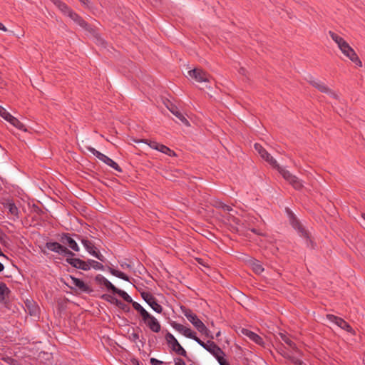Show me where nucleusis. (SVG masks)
Wrapping results in <instances>:
<instances>
[{"label": "nucleus", "instance_id": "obj_40", "mask_svg": "<svg viewBox=\"0 0 365 365\" xmlns=\"http://www.w3.org/2000/svg\"><path fill=\"white\" fill-rule=\"evenodd\" d=\"M284 357L289 359L292 362H293L295 364L301 365L302 364V361L300 359H299L294 356H291L288 355L287 354H284Z\"/></svg>", "mask_w": 365, "mask_h": 365}, {"label": "nucleus", "instance_id": "obj_27", "mask_svg": "<svg viewBox=\"0 0 365 365\" xmlns=\"http://www.w3.org/2000/svg\"><path fill=\"white\" fill-rule=\"evenodd\" d=\"M4 207L9 210V212L19 218V210L17 207L16 206L15 203L13 202V200H7L6 202L4 203Z\"/></svg>", "mask_w": 365, "mask_h": 365}, {"label": "nucleus", "instance_id": "obj_46", "mask_svg": "<svg viewBox=\"0 0 365 365\" xmlns=\"http://www.w3.org/2000/svg\"><path fill=\"white\" fill-rule=\"evenodd\" d=\"M139 339V335L138 333L133 332L129 336V339L132 341L135 342L136 340Z\"/></svg>", "mask_w": 365, "mask_h": 365}, {"label": "nucleus", "instance_id": "obj_31", "mask_svg": "<svg viewBox=\"0 0 365 365\" xmlns=\"http://www.w3.org/2000/svg\"><path fill=\"white\" fill-rule=\"evenodd\" d=\"M114 294H118L120 297H122L126 302L130 303L133 302L132 298L123 290H121L118 288H115L113 292Z\"/></svg>", "mask_w": 365, "mask_h": 365}, {"label": "nucleus", "instance_id": "obj_42", "mask_svg": "<svg viewBox=\"0 0 365 365\" xmlns=\"http://www.w3.org/2000/svg\"><path fill=\"white\" fill-rule=\"evenodd\" d=\"M75 255H76L75 253L73 252L72 251H71L70 250H68L67 247L65 248V250L63 252V255H62V256L67 257V258H69V257L74 258L73 257Z\"/></svg>", "mask_w": 365, "mask_h": 365}, {"label": "nucleus", "instance_id": "obj_44", "mask_svg": "<svg viewBox=\"0 0 365 365\" xmlns=\"http://www.w3.org/2000/svg\"><path fill=\"white\" fill-rule=\"evenodd\" d=\"M9 113L4 108L0 106V115L4 118L5 120H6L7 116L9 115Z\"/></svg>", "mask_w": 365, "mask_h": 365}, {"label": "nucleus", "instance_id": "obj_36", "mask_svg": "<svg viewBox=\"0 0 365 365\" xmlns=\"http://www.w3.org/2000/svg\"><path fill=\"white\" fill-rule=\"evenodd\" d=\"M158 151H160L163 153L167 154L169 156H175L176 155L175 153L173 150H172L168 147H167L163 144H160V145L159 146Z\"/></svg>", "mask_w": 365, "mask_h": 365}, {"label": "nucleus", "instance_id": "obj_15", "mask_svg": "<svg viewBox=\"0 0 365 365\" xmlns=\"http://www.w3.org/2000/svg\"><path fill=\"white\" fill-rule=\"evenodd\" d=\"M289 217L290 223L292 225V227L295 230H298V232L301 236H302L307 239H309V233L302 227V225L300 224L299 220L297 219L295 215L292 212H289Z\"/></svg>", "mask_w": 365, "mask_h": 365}, {"label": "nucleus", "instance_id": "obj_16", "mask_svg": "<svg viewBox=\"0 0 365 365\" xmlns=\"http://www.w3.org/2000/svg\"><path fill=\"white\" fill-rule=\"evenodd\" d=\"M327 318L331 322L335 323L337 326H339L342 329L346 330L348 332H353L354 330L342 318L336 317L333 314H327Z\"/></svg>", "mask_w": 365, "mask_h": 365}, {"label": "nucleus", "instance_id": "obj_48", "mask_svg": "<svg viewBox=\"0 0 365 365\" xmlns=\"http://www.w3.org/2000/svg\"><path fill=\"white\" fill-rule=\"evenodd\" d=\"M33 209H34V212L38 215L43 214V211L38 206H37L36 205H33Z\"/></svg>", "mask_w": 365, "mask_h": 365}, {"label": "nucleus", "instance_id": "obj_24", "mask_svg": "<svg viewBox=\"0 0 365 365\" xmlns=\"http://www.w3.org/2000/svg\"><path fill=\"white\" fill-rule=\"evenodd\" d=\"M71 279L73 282V285L77 287L81 291L86 293H91L93 289L86 284H85L81 279L71 276Z\"/></svg>", "mask_w": 365, "mask_h": 365}, {"label": "nucleus", "instance_id": "obj_41", "mask_svg": "<svg viewBox=\"0 0 365 365\" xmlns=\"http://www.w3.org/2000/svg\"><path fill=\"white\" fill-rule=\"evenodd\" d=\"M6 239H8V237L0 229V243L3 245H7Z\"/></svg>", "mask_w": 365, "mask_h": 365}, {"label": "nucleus", "instance_id": "obj_33", "mask_svg": "<svg viewBox=\"0 0 365 365\" xmlns=\"http://www.w3.org/2000/svg\"><path fill=\"white\" fill-rule=\"evenodd\" d=\"M103 163H105L106 165L113 168V169H115V170H117L119 173H122V171H123L121 168L114 160H113L111 158H110L108 156L106 157Z\"/></svg>", "mask_w": 365, "mask_h": 365}, {"label": "nucleus", "instance_id": "obj_62", "mask_svg": "<svg viewBox=\"0 0 365 365\" xmlns=\"http://www.w3.org/2000/svg\"><path fill=\"white\" fill-rule=\"evenodd\" d=\"M190 365H192V364H190Z\"/></svg>", "mask_w": 365, "mask_h": 365}, {"label": "nucleus", "instance_id": "obj_1", "mask_svg": "<svg viewBox=\"0 0 365 365\" xmlns=\"http://www.w3.org/2000/svg\"><path fill=\"white\" fill-rule=\"evenodd\" d=\"M181 310L190 323L197 329L199 332L205 331V324L194 314L191 309L185 307H181Z\"/></svg>", "mask_w": 365, "mask_h": 365}, {"label": "nucleus", "instance_id": "obj_28", "mask_svg": "<svg viewBox=\"0 0 365 365\" xmlns=\"http://www.w3.org/2000/svg\"><path fill=\"white\" fill-rule=\"evenodd\" d=\"M55 6H56L59 10L64 14L68 15L71 9L61 0H50Z\"/></svg>", "mask_w": 365, "mask_h": 365}, {"label": "nucleus", "instance_id": "obj_53", "mask_svg": "<svg viewBox=\"0 0 365 365\" xmlns=\"http://www.w3.org/2000/svg\"><path fill=\"white\" fill-rule=\"evenodd\" d=\"M120 266L123 269L124 268H130V267H131L130 264H127V263L122 264H120Z\"/></svg>", "mask_w": 365, "mask_h": 365}, {"label": "nucleus", "instance_id": "obj_56", "mask_svg": "<svg viewBox=\"0 0 365 365\" xmlns=\"http://www.w3.org/2000/svg\"><path fill=\"white\" fill-rule=\"evenodd\" d=\"M79 1L81 3H82L83 4H84V5H86L88 1V0H79Z\"/></svg>", "mask_w": 365, "mask_h": 365}, {"label": "nucleus", "instance_id": "obj_39", "mask_svg": "<svg viewBox=\"0 0 365 365\" xmlns=\"http://www.w3.org/2000/svg\"><path fill=\"white\" fill-rule=\"evenodd\" d=\"M3 360L10 365H22L16 359L11 357H6Z\"/></svg>", "mask_w": 365, "mask_h": 365}, {"label": "nucleus", "instance_id": "obj_59", "mask_svg": "<svg viewBox=\"0 0 365 365\" xmlns=\"http://www.w3.org/2000/svg\"><path fill=\"white\" fill-rule=\"evenodd\" d=\"M221 334V332L220 331H218L217 334H216V337H218L220 336Z\"/></svg>", "mask_w": 365, "mask_h": 365}, {"label": "nucleus", "instance_id": "obj_7", "mask_svg": "<svg viewBox=\"0 0 365 365\" xmlns=\"http://www.w3.org/2000/svg\"><path fill=\"white\" fill-rule=\"evenodd\" d=\"M164 104L165 105L166 108L180 120L181 123L186 126H190L189 121L180 112L176 105H175L169 100H166V101L164 102Z\"/></svg>", "mask_w": 365, "mask_h": 365}, {"label": "nucleus", "instance_id": "obj_18", "mask_svg": "<svg viewBox=\"0 0 365 365\" xmlns=\"http://www.w3.org/2000/svg\"><path fill=\"white\" fill-rule=\"evenodd\" d=\"M101 299L108 302L115 304L117 307H118L125 312H130V307L115 297H113L110 294H104L101 296Z\"/></svg>", "mask_w": 365, "mask_h": 365}, {"label": "nucleus", "instance_id": "obj_14", "mask_svg": "<svg viewBox=\"0 0 365 365\" xmlns=\"http://www.w3.org/2000/svg\"><path fill=\"white\" fill-rule=\"evenodd\" d=\"M82 244L84 245L86 250L93 256L96 257L98 259H99L101 262H105L106 259L104 256L101 254L99 251H96V247L94 246L93 243L91 241H89L87 239H82L81 240Z\"/></svg>", "mask_w": 365, "mask_h": 365}, {"label": "nucleus", "instance_id": "obj_20", "mask_svg": "<svg viewBox=\"0 0 365 365\" xmlns=\"http://www.w3.org/2000/svg\"><path fill=\"white\" fill-rule=\"evenodd\" d=\"M95 281L98 285L105 287L108 291L113 292L116 288L110 281L101 274H97L95 277Z\"/></svg>", "mask_w": 365, "mask_h": 365}, {"label": "nucleus", "instance_id": "obj_52", "mask_svg": "<svg viewBox=\"0 0 365 365\" xmlns=\"http://www.w3.org/2000/svg\"><path fill=\"white\" fill-rule=\"evenodd\" d=\"M361 217H362L363 221L361 222V225L365 229V214L364 213H363L361 215Z\"/></svg>", "mask_w": 365, "mask_h": 365}, {"label": "nucleus", "instance_id": "obj_47", "mask_svg": "<svg viewBox=\"0 0 365 365\" xmlns=\"http://www.w3.org/2000/svg\"><path fill=\"white\" fill-rule=\"evenodd\" d=\"M150 362L152 365H162L163 361L156 359L155 358H151Z\"/></svg>", "mask_w": 365, "mask_h": 365}, {"label": "nucleus", "instance_id": "obj_55", "mask_svg": "<svg viewBox=\"0 0 365 365\" xmlns=\"http://www.w3.org/2000/svg\"><path fill=\"white\" fill-rule=\"evenodd\" d=\"M251 231H252V232H254V233H255V234L258 235H261V233H259V232L257 231V230H256L255 228H252V229H251Z\"/></svg>", "mask_w": 365, "mask_h": 365}, {"label": "nucleus", "instance_id": "obj_43", "mask_svg": "<svg viewBox=\"0 0 365 365\" xmlns=\"http://www.w3.org/2000/svg\"><path fill=\"white\" fill-rule=\"evenodd\" d=\"M225 356L220 355L216 359L220 365H230L229 362L224 358Z\"/></svg>", "mask_w": 365, "mask_h": 365}, {"label": "nucleus", "instance_id": "obj_32", "mask_svg": "<svg viewBox=\"0 0 365 365\" xmlns=\"http://www.w3.org/2000/svg\"><path fill=\"white\" fill-rule=\"evenodd\" d=\"M279 336L281 339L284 343H286L289 346H290L293 349H295L297 351H299L297 347L296 346V344L289 338L288 336H287V334L279 333Z\"/></svg>", "mask_w": 365, "mask_h": 365}, {"label": "nucleus", "instance_id": "obj_54", "mask_svg": "<svg viewBox=\"0 0 365 365\" xmlns=\"http://www.w3.org/2000/svg\"><path fill=\"white\" fill-rule=\"evenodd\" d=\"M0 30H2L4 31H6L7 29L0 22Z\"/></svg>", "mask_w": 365, "mask_h": 365}, {"label": "nucleus", "instance_id": "obj_29", "mask_svg": "<svg viewBox=\"0 0 365 365\" xmlns=\"http://www.w3.org/2000/svg\"><path fill=\"white\" fill-rule=\"evenodd\" d=\"M250 265L253 272L257 274H260L264 271L262 264L259 260L252 259L250 261Z\"/></svg>", "mask_w": 365, "mask_h": 365}, {"label": "nucleus", "instance_id": "obj_60", "mask_svg": "<svg viewBox=\"0 0 365 365\" xmlns=\"http://www.w3.org/2000/svg\"><path fill=\"white\" fill-rule=\"evenodd\" d=\"M202 259H197V262H198L200 264H202Z\"/></svg>", "mask_w": 365, "mask_h": 365}, {"label": "nucleus", "instance_id": "obj_49", "mask_svg": "<svg viewBox=\"0 0 365 365\" xmlns=\"http://www.w3.org/2000/svg\"><path fill=\"white\" fill-rule=\"evenodd\" d=\"M175 365H186V364L181 358H176L175 359Z\"/></svg>", "mask_w": 365, "mask_h": 365}, {"label": "nucleus", "instance_id": "obj_17", "mask_svg": "<svg viewBox=\"0 0 365 365\" xmlns=\"http://www.w3.org/2000/svg\"><path fill=\"white\" fill-rule=\"evenodd\" d=\"M66 262L71 265L73 267L82 269L84 271L89 270V264L87 261H84L83 259H81L79 258H66Z\"/></svg>", "mask_w": 365, "mask_h": 365}, {"label": "nucleus", "instance_id": "obj_22", "mask_svg": "<svg viewBox=\"0 0 365 365\" xmlns=\"http://www.w3.org/2000/svg\"><path fill=\"white\" fill-rule=\"evenodd\" d=\"M11 290L7 287L6 284L1 282H0V302L4 304L5 306L8 304L6 298L9 297Z\"/></svg>", "mask_w": 365, "mask_h": 365}, {"label": "nucleus", "instance_id": "obj_51", "mask_svg": "<svg viewBox=\"0 0 365 365\" xmlns=\"http://www.w3.org/2000/svg\"><path fill=\"white\" fill-rule=\"evenodd\" d=\"M222 208L224 210H226V211H231L232 210V208L229 206V205H227L225 204H224L223 205H222Z\"/></svg>", "mask_w": 365, "mask_h": 365}, {"label": "nucleus", "instance_id": "obj_26", "mask_svg": "<svg viewBox=\"0 0 365 365\" xmlns=\"http://www.w3.org/2000/svg\"><path fill=\"white\" fill-rule=\"evenodd\" d=\"M6 120H7L11 125H13L16 128H18V129H19L21 130H23V131H26L27 130L26 128V126L21 121H19L16 118L14 117L11 114H9V115L7 116V118H6Z\"/></svg>", "mask_w": 365, "mask_h": 365}, {"label": "nucleus", "instance_id": "obj_50", "mask_svg": "<svg viewBox=\"0 0 365 365\" xmlns=\"http://www.w3.org/2000/svg\"><path fill=\"white\" fill-rule=\"evenodd\" d=\"M238 72L240 74H241L242 76H246V74H247V70L243 67L240 68Z\"/></svg>", "mask_w": 365, "mask_h": 365}, {"label": "nucleus", "instance_id": "obj_9", "mask_svg": "<svg viewBox=\"0 0 365 365\" xmlns=\"http://www.w3.org/2000/svg\"><path fill=\"white\" fill-rule=\"evenodd\" d=\"M140 295L142 298L148 304H149L151 308L156 312L157 313H162L163 309L160 304L158 303L155 297L150 293L148 292H140Z\"/></svg>", "mask_w": 365, "mask_h": 365}, {"label": "nucleus", "instance_id": "obj_25", "mask_svg": "<svg viewBox=\"0 0 365 365\" xmlns=\"http://www.w3.org/2000/svg\"><path fill=\"white\" fill-rule=\"evenodd\" d=\"M329 34L331 39L338 45L340 49L341 48L344 47L349 44L342 37L339 36L334 32L329 31Z\"/></svg>", "mask_w": 365, "mask_h": 365}, {"label": "nucleus", "instance_id": "obj_30", "mask_svg": "<svg viewBox=\"0 0 365 365\" xmlns=\"http://www.w3.org/2000/svg\"><path fill=\"white\" fill-rule=\"evenodd\" d=\"M108 270L109 271V272L111 274H113L120 279H123L125 281H128V282L130 281L128 276H127L125 273L122 272L121 271L117 270L110 267H108Z\"/></svg>", "mask_w": 365, "mask_h": 365}, {"label": "nucleus", "instance_id": "obj_6", "mask_svg": "<svg viewBox=\"0 0 365 365\" xmlns=\"http://www.w3.org/2000/svg\"><path fill=\"white\" fill-rule=\"evenodd\" d=\"M198 344L212 354L215 358L220 355L225 356L222 349L212 340H208L207 342L200 340Z\"/></svg>", "mask_w": 365, "mask_h": 365}, {"label": "nucleus", "instance_id": "obj_12", "mask_svg": "<svg viewBox=\"0 0 365 365\" xmlns=\"http://www.w3.org/2000/svg\"><path fill=\"white\" fill-rule=\"evenodd\" d=\"M308 82L310 85L317 88L321 93H327L331 97L335 99H338V95L324 83L316 80H309Z\"/></svg>", "mask_w": 365, "mask_h": 365}, {"label": "nucleus", "instance_id": "obj_4", "mask_svg": "<svg viewBox=\"0 0 365 365\" xmlns=\"http://www.w3.org/2000/svg\"><path fill=\"white\" fill-rule=\"evenodd\" d=\"M254 147L262 159L267 162L272 168L279 170V168H281V166H279L276 160L260 144L255 143Z\"/></svg>", "mask_w": 365, "mask_h": 365}, {"label": "nucleus", "instance_id": "obj_57", "mask_svg": "<svg viewBox=\"0 0 365 365\" xmlns=\"http://www.w3.org/2000/svg\"><path fill=\"white\" fill-rule=\"evenodd\" d=\"M4 269V266L2 263L0 262V272H2Z\"/></svg>", "mask_w": 365, "mask_h": 365}, {"label": "nucleus", "instance_id": "obj_11", "mask_svg": "<svg viewBox=\"0 0 365 365\" xmlns=\"http://www.w3.org/2000/svg\"><path fill=\"white\" fill-rule=\"evenodd\" d=\"M74 22L90 34H96V29L89 25L81 16L71 10L68 15Z\"/></svg>", "mask_w": 365, "mask_h": 365}, {"label": "nucleus", "instance_id": "obj_21", "mask_svg": "<svg viewBox=\"0 0 365 365\" xmlns=\"http://www.w3.org/2000/svg\"><path fill=\"white\" fill-rule=\"evenodd\" d=\"M45 247L54 252L58 253V255H62L63 252L66 247L63 245L57 242H48L46 243Z\"/></svg>", "mask_w": 365, "mask_h": 365}, {"label": "nucleus", "instance_id": "obj_19", "mask_svg": "<svg viewBox=\"0 0 365 365\" xmlns=\"http://www.w3.org/2000/svg\"><path fill=\"white\" fill-rule=\"evenodd\" d=\"M60 241L61 243L67 245L71 250L76 252L79 251V247L76 240H73L69 233H63L61 236Z\"/></svg>", "mask_w": 365, "mask_h": 365}, {"label": "nucleus", "instance_id": "obj_2", "mask_svg": "<svg viewBox=\"0 0 365 365\" xmlns=\"http://www.w3.org/2000/svg\"><path fill=\"white\" fill-rule=\"evenodd\" d=\"M279 173L282 175V177L287 181L296 190H301L303 187V185L301 180L293 175L289 171L286 170L285 168L281 167L279 168Z\"/></svg>", "mask_w": 365, "mask_h": 365}, {"label": "nucleus", "instance_id": "obj_8", "mask_svg": "<svg viewBox=\"0 0 365 365\" xmlns=\"http://www.w3.org/2000/svg\"><path fill=\"white\" fill-rule=\"evenodd\" d=\"M171 326L175 330L182 334L185 336L195 340L197 344H199V341L201 340L196 336V333L195 331H192L190 328H187L181 324L177 323L176 322H173L171 323Z\"/></svg>", "mask_w": 365, "mask_h": 365}, {"label": "nucleus", "instance_id": "obj_45", "mask_svg": "<svg viewBox=\"0 0 365 365\" xmlns=\"http://www.w3.org/2000/svg\"><path fill=\"white\" fill-rule=\"evenodd\" d=\"M201 334H204L207 338H210V340L212 341L214 339L213 335L210 333V330L205 327V331H200Z\"/></svg>", "mask_w": 365, "mask_h": 365}, {"label": "nucleus", "instance_id": "obj_3", "mask_svg": "<svg viewBox=\"0 0 365 365\" xmlns=\"http://www.w3.org/2000/svg\"><path fill=\"white\" fill-rule=\"evenodd\" d=\"M165 339L168 344L171 346V349L173 351H175L178 355L187 357L186 351L183 349V347L180 344V343L172 334L168 332L165 334Z\"/></svg>", "mask_w": 365, "mask_h": 365}, {"label": "nucleus", "instance_id": "obj_5", "mask_svg": "<svg viewBox=\"0 0 365 365\" xmlns=\"http://www.w3.org/2000/svg\"><path fill=\"white\" fill-rule=\"evenodd\" d=\"M188 75L198 83L210 82L211 76L201 68H195L188 71Z\"/></svg>", "mask_w": 365, "mask_h": 365}, {"label": "nucleus", "instance_id": "obj_35", "mask_svg": "<svg viewBox=\"0 0 365 365\" xmlns=\"http://www.w3.org/2000/svg\"><path fill=\"white\" fill-rule=\"evenodd\" d=\"M88 263L89 264V269L92 267L94 269L103 270L105 268L103 264L93 259H88Z\"/></svg>", "mask_w": 365, "mask_h": 365}, {"label": "nucleus", "instance_id": "obj_23", "mask_svg": "<svg viewBox=\"0 0 365 365\" xmlns=\"http://www.w3.org/2000/svg\"><path fill=\"white\" fill-rule=\"evenodd\" d=\"M242 333L247 336L250 340L253 341L256 344L259 345L264 344L263 339L256 333L246 329H242Z\"/></svg>", "mask_w": 365, "mask_h": 365}, {"label": "nucleus", "instance_id": "obj_58", "mask_svg": "<svg viewBox=\"0 0 365 365\" xmlns=\"http://www.w3.org/2000/svg\"><path fill=\"white\" fill-rule=\"evenodd\" d=\"M133 364L139 365V364H138V360H136V359H134V360H133Z\"/></svg>", "mask_w": 365, "mask_h": 365}, {"label": "nucleus", "instance_id": "obj_37", "mask_svg": "<svg viewBox=\"0 0 365 365\" xmlns=\"http://www.w3.org/2000/svg\"><path fill=\"white\" fill-rule=\"evenodd\" d=\"M137 142L138 143H144L145 144H148L150 148L155 149V150H158L159 149V146L160 145V143L155 142V141H151V140H149L148 139H142V140H138Z\"/></svg>", "mask_w": 365, "mask_h": 365}, {"label": "nucleus", "instance_id": "obj_38", "mask_svg": "<svg viewBox=\"0 0 365 365\" xmlns=\"http://www.w3.org/2000/svg\"><path fill=\"white\" fill-rule=\"evenodd\" d=\"M88 150L93 155H95L98 159H99L101 161H104L106 155L101 153V152L96 150L95 148L88 147Z\"/></svg>", "mask_w": 365, "mask_h": 365}, {"label": "nucleus", "instance_id": "obj_10", "mask_svg": "<svg viewBox=\"0 0 365 365\" xmlns=\"http://www.w3.org/2000/svg\"><path fill=\"white\" fill-rule=\"evenodd\" d=\"M141 320L152 331L158 333L160 331V324L156 318L148 312L141 318Z\"/></svg>", "mask_w": 365, "mask_h": 365}, {"label": "nucleus", "instance_id": "obj_34", "mask_svg": "<svg viewBox=\"0 0 365 365\" xmlns=\"http://www.w3.org/2000/svg\"><path fill=\"white\" fill-rule=\"evenodd\" d=\"M134 309H135L139 314L140 315L141 318L148 313V312L138 302H134L133 300V302H130Z\"/></svg>", "mask_w": 365, "mask_h": 365}, {"label": "nucleus", "instance_id": "obj_13", "mask_svg": "<svg viewBox=\"0 0 365 365\" xmlns=\"http://www.w3.org/2000/svg\"><path fill=\"white\" fill-rule=\"evenodd\" d=\"M340 50L346 57H348L356 66L359 67L362 66L361 61L359 59V56H357L354 50L349 44H347L344 47L341 48Z\"/></svg>", "mask_w": 365, "mask_h": 365}, {"label": "nucleus", "instance_id": "obj_61", "mask_svg": "<svg viewBox=\"0 0 365 365\" xmlns=\"http://www.w3.org/2000/svg\"><path fill=\"white\" fill-rule=\"evenodd\" d=\"M77 237V239L80 240V236L78 235H74Z\"/></svg>", "mask_w": 365, "mask_h": 365}]
</instances>
